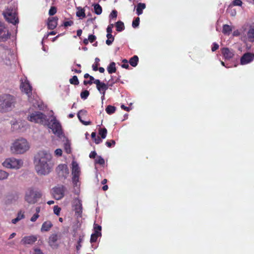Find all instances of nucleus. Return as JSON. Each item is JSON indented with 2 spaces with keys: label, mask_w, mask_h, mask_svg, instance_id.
Instances as JSON below:
<instances>
[{
  "label": "nucleus",
  "mask_w": 254,
  "mask_h": 254,
  "mask_svg": "<svg viewBox=\"0 0 254 254\" xmlns=\"http://www.w3.org/2000/svg\"><path fill=\"white\" fill-rule=\"evenodd\" d=\"M52 155L48 151L41 150L35 156V170L38 174L47 175L52 171L54 164Z\"/></svg>",
  "instance_id": "obj_1"
},
{
  "label": "nucleus",
  "mask_w": 254,
  "mask_h": 254,
  "mask_svg": "<svg viewBox=\"0 0 254 254\" xmlns=\"http://www.w3.org/2000/svg\"><path fill=\"white\" fill-rule=\"evenodd\" d=\"M16 99L9 94H4L0 96V112L5 113L12 110L14 108Z\"/></svg>",
  "instance_id": "obj_2"
},
{
  "label": "nucleus",
  "mask_w": 254,
  "mask_h": 254,
  "mask_svg": "<svg viewBox=\"0 0 254 254\" xmlns=\"http://www.w3.org/2000/svg\"><path fill=\"white\" fill-rule=\"evenodd\" d=\"M29 146L27 140L21 138L17 139L12 144L11 150L15 154H22L28 150Z\"/></svg>",
  "instance_id": "obj_3"
},
{
  "label": "nucleus",
  "mask_w": 254,
  "mask_h": 254,
  "mask_svg": "<svg viewBox=\"0 0 254 254\" xmlns=\"http://www.w3.org/2000/svg\"><path fill=\"white\" fill-rule=\"evenodd\" d=\"M42 194L40 190L33 188H29L26 192L25 200L30 204H34L38 199L42 197Z\"/></svg>",
  "instance_id": "obj_4"
},
{
  "label": "nucleus",
  "mask_w": 254,
  "mask_h": 254,
  "mask_svg": "<svg viewBox=\"0 0 254 254\" xmlns=\"http://www.w3.org/2000/svg\"><path fill=\"white\" fill-rule=\"evenodd\" d=\"M27 119L30 122L42 125H46L48 121L47 116L40 112L32 113L27 117Z\"/></svg>",
  "instance_id": "obj_5"
},
{
  "label": "nucleus",
  "mask_w": 254,
  "mask_h": 254,
  "mask_svg": "<svg viewBox=\"0 0 254 254\" xmlns=\"http://www.w3.org/2000/svg\"><path fill=\"white\" fill-rule=\"evenodd\" d=\"M23 165V162L20 159L13 157L6 158L2 163L3 167L8 169H19Z\"/></svg>",
  "instance_id": "obj_6"
},
{
  "label": "nucleus",
  "mask_w": 254,
  "mask_h": 254,
  "mask_svg": "<svg viewBox=\"0 0 254 254\" xmlns=\"http://www.w3.org/2000/svg\"><path fill=\"white\" fill-rule=\"evenodd\" d=\"M3 15L6 20L9 23L16 24L18 23L16 10L13 8H7Z\"/></svg>",
  "instance_id": "obj_7"
},
{
  "label": "nucleus",
  "mask_w": 254,
  "mask_h": 254,
  "mask_svg": "<svg viewBox=\"0 0 254 254\" xmlns=\"http://www.w3.org/2000/svg\"><path fill=\"white\" fill-rule=\"evenodd\" d=\"M49 127L52 129L53 133L58 136H60L62 133V126L59 122L54 118L51 120L50 123L48 125Z\"/></svg>",
  "instance_id": "obj_8"
},
{
  "label": "nucleus",
  "mask_w": 254,
  "mask_h": 254,
  "mask_svg": "<svg viewBox=\"0 0 254 254\" xmlns=\"http://www.w3.org/2000/svg\"><path fill=\"white\" fill-rule=\"evenodd\" d=\"M65 188L63 185L56 186L52 189V194L57 200H60L64 197Z\"/></svg>",
  "instance_id": "obj_9"
},
{
  "label": "nucleus",
  "mask_w": 254,
  "mask_h": 254,
  "mask_svg": "<svg viewBox=\"0 0 254 254\" xmlns=\"http://www.w3.org/2000/svg\"><path fill=\"white\" fill-rule=\"evenodd\" d=\"M11 33L4 24L0 21V42H5L10 38Z\"/></svg>",
  "instance_id": "obj_10"
},
{
  "label": "nucleus",
  "mask_w": 254,
  "mask_h": 254,
  "mask_svg": "<svg viewBox=\"0 0 254 254\" xmlns=\"http://www.w3.org/2000/svg\"><path fill=\"white\" fill-rule=\"evenodd\" d=\"M56 171L59 177L64 178L67 177L69 174V170L67 166L65 164H60L56 168Z\"/></svg>",
  "instance_id": "obj_11"
},
{
  "label": "nucleus",
  "mask_w": 254,
  "mask_h": 254,
  "mask_svg": "<svg viewBox=\"0 0 254 254\" xmlns=\"http://www.w3.org/2000/svg\"><path fill=\"white\" fill-rule=\"evenodd\" d=\"M254 60V53L247 52L241 58L240 64L242 65L247 64Z\"/></svg>",
  "instance_id": "obj_12"
},
{
  "label": "nucleus",
  "mask_w": 254,
  "mask_h": 254,
  "mask_svg": "<svg viewBox=\"0 0 254 254\" xmlns=\"http://www.w3.org/2000/svg\"><path fill=\"white\" fill-rule=\"evenodd\" d=\"M59 18L57 16H50L47 20V27L50 30H54L55 29L58 22Z\"/></svg>",
  "instance_id": "obj_13"
},
{
  "label": "nucleus",
  "mask_w": 254,
  "mask_h": 254,
  "mask_svg": "<svg viewBox=\"0 0 254 254\" xmlns=\"http://www.w3.org/2000/svg\"><path fill=\"white\" fill-rule=\"evenodd\" d=\"M20 88L22 92H24L28 96H30L32 93V86L27 80L25 79L24 81L21 82Z\"/></svg>",
  "instance_id": "obj_14"
},
{
  "label": "nucleus",
  "mask_w": 254,
  "mask_h": 254,
  "mask_svg": "<svg viewBox=\"0 0 254 254\" xmlns=\"http://www.w3.org/2000/svg\"><path fill=\"white\" fill-rule=\"evenodd\" d=\"M94 83L96 85V87L100 93H103V96L104 97L105 92L108 89L107 85L105 83L101 82L99 79H95V80L94 81Z\"/></svg>",
  "instance_id": "obj_15"
},
{
  "label": "nucleus",
  "mask_w": 254,
  "mask_h": 254,
  "mask_svg": "<svg viewBox=\"0 0 254 254\" xmlns=\"http://www.w3.org/2000/svg\"><path fill=\"white\" fill-rule=\"evenodd\" d=\"M37 240V237L34 235H31L24 237L21 242L24 245H32Z\"/></svg>",
  "instance_id": "obj_16"
},
{
  "label": "nucleus",
  "mask_w": 254,
  "mask_h": 254,
  "mask_svg": "<svg viewBox=\"0 0 254 254\" xmlns=\"http://www.w3.org/2000/svg\"><path fill=\"white\" fill-rule=\"evenodd\" d=\"M222 53L225 60H230L234 56V53L228 48H223L222 49Z\"/></svg>",
  "instance_id": "obj_17"
},
{
  "label": "nucleus",
  "mask_w": 254,
  "mask_h": 254,
  "mask_svg": "<svg viewBox=\"0 0 254 254\" xmlns=\"http://www.w3.org/2000/svg\"><path fill=\"white\" fill-rule=\"evenodd\" d=\"M75 214L77 217H81L82 213V206L80 200H78L74 205Z\"/></svg>",
  "instance_id": "obj_18"
},
{
  "label": "nucleus",
  "mask_w": 254,
  "mask_h": 254,
  "mask_svg": "<svg viewBox=\"0 0 254 254\" xmlns=\"http://www.w3.org/2000/svg\"><path fill=\"white\" fill-rule=\"evenodd\" d=\"M87 115V111L84 110H80L78 114H77V117L79 120V121L84 125L85 126L89 125L91 124V122L90 121H84L82 120L81 119V116H85Z\"/></svg>",
  "instance_id": "obj_19"
},
{
  "label": "nucleus",
  "mask_w": 254,
  "mask_h": 254,
  "mask_svg": "<svg viewBox=\"0 0 254 254\" xmlns=\"http://www.w3.org/2000/svg\"><path fill=\"white\" fill-rule=\"evenodd\" d=\"M53 226V225L51 221H46L42 224L41 228V231L42 232H48L51 229Z\"/></svg>",
  "instance_id": "obj_20"
},
{
  "label": "nucleus",
  "mask_w": 254,
  "mask_h": 254,
  "mask_svg": "<svg viewBox=\"0 0 254 254\" xmlns=\"http://www.w3.org/2000/svg\"><path fill=\"white\" fill-rule=\"evenodd\" d=\"M146 7V4L144 3H139L136 6V13L138 15H141L143 12V10Z\"/></svg>",
  "instance_id": "obj_21"
},
{
  "label": "nucleus",
  "mask_w": 254,
  "mask_h": 254,
  "mask_svg": "<svg viewBox=\"0 0 254 254\" xmlns=\"http://www.w3.org/2000/svg\"><path fill=\"white\" fill-rule=\"evenodd\" d=\"M107 70L109 74H112L116 72V64L114 62L111 63L107 67Z\"/></svg>",
  "instance_id": "obj_22"
},
{
  "label": "nucleus",
  "mask_w": 254,
  "mask_h": 254,
  "mask_svg": "<svg viewBox=\"0 0 254 254\" xmlns=\"http://www.w3.org/2000/svg\"><path fill=\"white\" fill-rule=\"evenodd\" d=\"M249 41L251 42H254V28H250L247 33Z\"/></svg>",
  "instance_id": "obj_23"
},
{
  "label": "nucleus",
  "mask_w": 254,
  "mask_h": 254,
  "mask_svg": "<svg viewBox=\"0 0 254 254\" xmlns=\"http://www.w3.org/2000/svg\"><path fill=\"white\" fill-rule=\"evenodd\" d=\"M232 31V27L227 24H224L223 26L222 32L225 35H229Z\"/></svg>",
  "instance_id": "obj_24"
},
{
  "label": "nucleus",
  "mask_w": 254,
  "mask_h": 254,
  "mask_svg": "<svg viewBox=\"0 0 254 254\" xmlns=\"http://www.w3.org/2000/svg\"><path fill=\"white\" fill-rule=\"evenodd\" d=\"M72 175H79L80 170L78 164L74 162L72 163Z\"/></svg>",
  "instance_id": "obj_25"
},
{
  "label": "nucleus",
  "mask_w": 254,
  "mask_h": 254,
  "mask_svg": "<svg viewBox=\"0 0 254 254\" xmlns=\"http://www.w3.org/2000/svg\"><path fill=\"white\" fill-rule=\"evenodd\" d=\"M138 57L135 55L129 59V63L132 66L135 67L138 64Z\"/></svg>",
  "instance_id": "obj_26"
},
{
  "label": "nucleus",
  "mask_w": 254,
  "mask_h": 254,
  "mask_svg": "<svg viewBox=\"0 0 254 254\" xmlns=\"http://www.w3.org/2000/svg\"><path fill=\"white\" fill-rule=\"evenodd\" d=\"M115 26L118 32H121L125 29L124 23L121 21H117L115 24Z\"/></svg>",
  "instance_id": "obj_27"
},
{
  "label": "nucleus",
  "mask_w": 254,
  "mask_h": 254,
  "mask_svg": "<svg viewBox=\"0 0 254 254\" xmlns=\"http://www.w3.org/2000/svg\"><path fill=\"white\" fill-rule=\"evenodd\" d=\"M58 239V235L56 234H52L49 238V243L50 246H52Z\"/></svg>",
  "instance_id": "obj_28"
},
{
  "label": "nucleus",
  "mask_w": 254,
  "mask_h": 254,
  "mask_svg": "<svg viewBox=\"0 0 254 254\" xmlns=\"http://www.w3.org/2000/svg\"><path fill=\"white\" fill-rule=\"evenodd\" d=\"M95 13L97 15H100L102 12V8L100 4L96 3L93 5Z\"/></svg>",
  "instance_id": "obj_29"
},
{
  "label": "nucleus",
  "mask_w": 254,
  "mask_h": 254,
  "mask_svg": "<svg viewBox=\"0 0 254 254\" xmlns=\"http://www.w3.org/2000/svg\"><path fill=\"white\" fill-rule=\"evenodd\" d=\"M107 134V129L105 128H100L99 129V134L101 136L102 139L106 138Z\"/></svg>",
  "instance_id": "obj_30"
},
{
  "label": "nucleus",
  "mask_w": 254,
  "mask_h": 254,
  "mask_svg": "<svg viewBox=\"0 0 254 254\" xmlns=\"http://www.w3.org/2000/svg\"><path fill=\"white\" fill-rule=\"evenodd\" d=\"M105 110L107 114H108L109 115H111L115 112L116 107L113 106L108 105L106 107Z\"/></svg>",
  "instance_id": "obj_31"
},
{
  "label": "nucleus",
  "mask_w": 254,
  "mask_h": 254,
  "mask_svg": "<svg viewBox=\"0 0 254 254\" xmlns=\"http://www.w3.org/2000/svg\"><path fill=\"white\" fill-rule=\"evenodd\" d=\"M107 40L106 41V43L108 45H111L114 40V37L112 34H107Z\"/></svg>",
  "instance_id": "obj_32"
},
{
  "label": "nucleus",
  "mask_w": 254,
  "mask_h": 254,
  "mask_svg": "<svg viewBox=\"0 0 254 254\" xmlns=\"http://www.w3.org/2000/svg\"><path fill=\"white\" fill-rule=\"evenodd\" d=\"M78 10L76 12V16L78 17H85L86 15L84 9L81 7H78Z\"/></svg>",
  "instance_id": "obj_33"
},
{
  "label": "nucleus",
  "mask_w": 254,
  "mask_h": 254,
  "mask_svg": "<svg viewBox=\"0 0 254 254\" xmlns=\"http://www.w3.org/2000/svg\"><path fill=\"white\" fill-rule=\"evenodd\" d=\"M69 82L71 84L74 85H78L79 83L78 78L77 76L74 75L69 79Z\"/></svg>",
  "instance_id": "obj_34"
},
{
  "label": "nucleus",
  "mask_w": 254,
  "mask_h": 254,
  "mask_svg": "<svg viewBox=\"0 0 254 254\" xmlns=\"http://www.w3.org/2000/svg\"><path fill=\"white\" fill-rule=\"evenodd\" d=\"M101 236V235L98 234L97 232H94L91 236L90 242L91 243L96 242L97 241L98 238Z\"/></svg>",
  "instance_id": "obj_35"
},
{
  "label": "nucleus",
  "mask_w": 254,
  "mask_h": 254,
  "mask_svg": "<svg viewBox=\"0 0 254 254\" xmlns=\"http://www.w3.org/2000/svg\"><path fill=\"white\" fill-rule=\"evenodd\" d=\"M8 175V173L6 172L0 170V180L7 179Z\"/></svg>",
  "instance_id": "obj_36"
},
{
  "label": "nucleus",
  "mask_w": 254,
  "mask_h": 254,
  "mask_svg": "<svg viewBox=\"0 0 254 254\" xmlns=\"http://www.w3.org/2000/svg\"><path fill=\"white\" fill-rule=\"evenodd\" d=\"M57 12V8L55 6L51 7L49 10L48 14L50 16H54Z\"/></svg>",
  "instance_id": "obj_37"
},
{
  "label": "nucleus",
  "mask_w": 254,
  "mask_h": 254,
  "mask_svg": "<svg viewBox=\"0 0 254 254\" xmlns=\"http://www.w3.org/2000/svg\"><path fill=\"white\" fill-rule=\"evenodd\" d=\"M120 78H121L120 75H118V76L117 77H114V76H111V79L109 80V81L111 83V85H112L113 84H114L116 83L119 82V81L120 80Z\"/></svg>",
  "instance_id": "obj_38"
},
{
  "label": "nucleus",
  "mask_w": 254,
  "mask_h": 254,
  "mask_svg": "<svg viewBox=\"0 0 254 254\" xmlns=\"http://www.w3.org/2000/svg\"><path fill=\"white\" fill-rule=\"evenodd\" d=\"M89 95V92L87 90L82 91L80 93L81 98L84 100L87 99Z\"/></svg>",
  "instance_id": "obj_39"
},
{
  "label": "nucleus",
  "mask_w": 254,
  "mask_h": 254,
  "mask_svg": "<svg viewBox=\"0 0 254 254\" xmlns=\"http://www.w3.org/2000/svg\"><path fill=\"white\" fill-rule=\"evenodd\" d=\"M83 236H80L77 241V245L76 247L77 251H79L81 247V243L83 242Z\"/></svg>",
  "instance_id": "obj_40"
},
{
  "label": "nucleus",
  "mask_w": 254,
  "mask_h": 254,
  "mask_svg": "<svg viewBox=\"0 0 254 254\" xmlns=\"http://www.w3.org/2000/svg\"><path fill=\"white\" fill-rule=\"evenodd\" d=\"M139 22H140L139 17H137L135 18L132 21V26L134 28L137 27L139 24Z\"/></svg>",
  "instance_id": "obj_41"
},
{
  "label": "nucleus",
  "mask_w": 254,
  "mask_h": 254,
  "mask_svg": "<svg viewBox=\"0 0 254 254\" xmlns=\"http://www.w3.org/2000/svg\"><path fill=\"white\" fill-rule=\"evenodd\" d=\"M95 163L100 165H104L105 164L104 159L100 156H97L95 160Z\"/></svg>",
  "instance_id": "obj_42"
},
{
  "label": "nucleus",
  "mask_w": 254,
  "mask_h": 254,
  "mask_svg": "<svg viewBox=\"0 0 254 254\" xmlns=\"http://www.w3.org/2000/svg\"><path fill=\"white\" fill-rule=\"evenodd\" d=\"M94 232H97L98 234L101 235V226L97 224H94Z\"/></svg>",
  "instance_id": "obj_43"
},
{
  "label": "nucleus",
  "mask_w": 254,
  "mask_h": 254,
  "mask_svg": "<svg viewBox=\"0 0 254 254\" xmlns=\"http://www.w3.org/2000/svg\"><path fill=\"white\" fill-rule=\"evenodd\" d=\"M243 4V2L241 0H234L232 2L233 6H241Z\"/></svg>",
  "instance_id": "obj_44"
},
{
  "label": "nucleus",
  "mask_w": 254,
  "mask_h": 254,
  "mask_svg": "<svg viewBox=\"0 0 254 254\" xmlns=\"http://www.w3.org/2000/svg\"><path fill=\"white\" fill-rule=\"evenodd\" d=\"M116 144V142L114 140H110L106 142V145L108 147H112L114 146Z\"/></svg>",
  "instance_id": "obj_45"
},
{
  "label": "nucleus",
  "mask_w": 254,
  "mask_h": 254,
  "mask_svg": "<svg viewBox=\"0 0 254 254\" xmlns=\"http://www.w3.org/2000/svg\"><path fill=\"white\" fill-rule=\"evenodd\" d=\"M61 209L58 205H55L54 207V212L57 215H59Z\"/></svg>",
  "instance_id": "obj_46"
},
{
  "label": "nucleus",
  "mask_w": 254,
  "mask_h": 254,
  "mask_svg": "<svg viewBox=\"0 0 254 254\" xmlns=\"http://www.w3.org/2000/svg\"><path fill=\"white\" fill-rule=\"evenodd\" d=\"M16 217L17 218H19V220L24 218V217H25L24 212L22 210L19 211L17 214V216Z\"/></svg>",
  "instance_id": "obj_47"
},
{
  "label": "nucleus",
  "mask_w": 254,
  "mask_h": 254,
  "mask_svg": "<svg viewBox=\"0 0 254 254\" xmlns=\"http://www.w3.org/2000/svg\"><path fill=\"white\" fill-rule=\"evenodd\" d=\"M118 12L116 10H112L110 14V17L112 18H116L117 17Z\"/></svg>",
  "instance_id": "obj_48"
},
{
  "label": "nucleus",
  "mask_w": 254,
  "mask_h": 254,
  "mask_svg": "<svg viewBox=\"0 0 254 254\" xmlns=\"http://www.w3.org/2000/svg\"><path fill=\"white\" fill-rule=\"evenodd\" d=\"M39 216L38 214L35 213L30 218V221L33 222H35Z\"/></svg>",
  "instance_id": "obj_49"
},
{
  "label": "nucleus",
  "mask_w": 254,
  "mask_h": 254,
  "mask_svg": "<svg viewBox=\"0 0 254 254\" xmlns=\"http://www.w3.org/2000/svg\"><path fill=\"white\" fill-rule=\"evenodd\" d=\"M114 27L113 24H111L107 28V34H112V28Z\"/></svg>",
  "instance_id": "obj_50"
},
{
  "label": "nucleus",
  "mask_w": 254,
  "mask_h": 254,
  "mask_svg": "<svg viewBox=\"0 0 254 254\" xmlns=\"http://www.w3.org/2000/svg\"><path fill=\"white\" fill-rule=\"evenodd\" d=\"M219 45L216 43H213L212 44V46L211 48V50L212 52H214L216 51L219 48Z\"/></svg>",
  "instance_id": "obj_51"
},
{
  "label": "nucleus",
  "mask_w": 254,
  "mask_h": 254,
  "mask_svg": "<svg viewBox=\"0 0 254 254\" xmlns=\"http://www.w3.org/2000/svg\"><path fill=\"white\" fill-rule=\"evenodd\" d=\"M73 24V22L71 20L65 21L64 22L63 25L66 27L67 26H70Z\"/></svg>",
  "instance_id": "obj_52"
},
{
  "label": "nucleus",
  "mask_w": 254,
  "mask_h": 254,
  "mask_svg": "<svg viewBox=\"0 0 254 254\" xmlns=\"http://www.w3.org/2000/svg\"><path fill=\"white\" fill-rule=\"evenodd\" d=\"M64 149H65V152L67 154H69L71 153L70 147V145L69 144H65Z\"/></svg>",
  "instance_id": "obj_53"
},
{
  "label": "nucleus",
  "mask_w": 254,
  "mask_h": 254,
  "mask_svg": "<svg viewBox=\"0 0 254 254\" xmlns=\"http://www.w3.org/2000/svg\"><path fill=\"white\" fill-rule=\"evenodd\" d=\"M62 152H63L62 150L60 148L57 149L55 151V154L58 156H61L62 155Z\"/></svg>",
  "instance_id": "obj_54"
},
{
  "label": "nucleus",
  "mask_w": 254,
  "mask_h": 254,
  "mask_svg": "<svg viewBox=\"0 0 254 254\" xmlns=\"http://www.w3.org/2000/svg\"><path fill=\"white\" fill-rule=\"evenodd\" d=\"M88 39L90 43H93L96 39V36L93 35H89Z\"/></svg>",
  "instance_id": "obj_55"
},
{
  "label": "nucleus",
  "mask_w": 254,
  "mask_h": 254,
  "mask_svg": "<svg viewBox=\"0 0 254 254\" xmlns=\"http://www.w3.org/2000/svg\"><path fill=\"white\" fill-rule=\"evenodd\" d=\"M32 254H43V253L40 249L36 248L33 250V252Z\"/></svg>",
  "instance_id": "obj_56"
},
{
  "label": "nucleus",
  "mask_w": 254,
  "mask_h": 254,
  "mask_svg": "<svg viewBox=\"0 0 254 254\" xmlns=\"http://www.w3.org/2000/svg\"><path fill=\"white\" fill-rule=\"evenodd\" d=\"M102 138L99 136H97L95 139H94V142L96 144H99L102 142Z\"/></svg>",
  "instance_id": "obj_57"
},
{
  "label": "nucleus",
  "mask_w": 254,
  "mask_h": 254,
  "mask_svg": "<svg viewBox=\"0 0 254 254\" xmlns=\"http://www.w3.org/2000/svg\"><path fill=\"white\" fill-rule=\"evenodd\" d=\"M79 175H72V181L74 183H76L78 181Z\"/></svg>",
  "instance_id": "obj_58"
},
{
  "label": "nucleus",
  "mask_w": 254,
  "mask_h": 254,
  "mask_svg": "<svg viewBox=\"0 0 254 254\" xmlns=\"http://www.w3.org/2000/svg\"><path fill=\"white\" fill-rule=\"evenodd\" d=\"M84 77L85 78H89L90 79H91V80H95V78L92 76L90 75L88 73H85L84 75Z\"/></svg>",
  "instance_id": "obj_59"
},
{
  "label": "nucleus",
  "mask_w": 254,
  "mask_h": 254,
  "mask_svg": "<svg viewBox=\"0 0 254 254\" xmlns=\"http://www.w3.org/2000/svg\"><path fill=\"white\" fill-rule=\"evenodd\" d=\"M94 83V80H91V79H89V80H84L83 84L85 85H87L88 84L91 85Z\"/></svg>",
  "instance_id": "obj_60"
},
{
  "label": "nucleus",
  "mask_w": 254,
  "mask_h": 254,
  "mask_svg": "<svg viewBox=\"0 0 254 254\" xmlns=\"http://www.w3.org/2000/svg\"><path fill=\"white\" fill-rule=\"evenodd\" d=\"M97 155V153L95 151L91 152L89 154V157L90 158H95Z\"/></svg>",
  "instance_id": "obj_61"
},
{
  "label": "nucleus",
  "mask_w": 254,
  "mask_h": 254,
  "mask_svg": "<svg viewBox=\"0 0 254 254\" xmlns=\"http://www.w3.org/2000/svg\"><path fill=\"white\" fill-rule=\"evenodd\" d=\"M92 67L94 71H97L98 69V64L95 63L92 65Z\"/></svg>",
  "instance_id": "obj_62"
},
{
  "label": "nucleus",
  "mask_w": 254,
  "mask_h": 254,
  "mask_svg": "<svg viewBox=\"0 0 254 254\" xmlns=\"http://www.w3.org/2000/svg\"><path fill=\"white\" fill-rule=\"evenodd\" d=\"M121 108L125 111H129V108L128 107H126L124 105H121Z\"/></svg>",
  "instance_id": "obj_63"
},
{
  "label": "nucleus",
  "mask_w": 254,
  "mask_h": 254,
  "mask_svg": "<svg viewBox=\"0 0 254 254\" xmlns=\"http://www.w3.org/2000/svg\"><path fill=\"white\" fill-rule=\"evenodd\" d=\"M71 70L72 71H74V72L77 73H80L81 72V70L80 69H77L72 68Z\"/></svg>",
  "instance_id": "obj_64"
}]
</instances>
